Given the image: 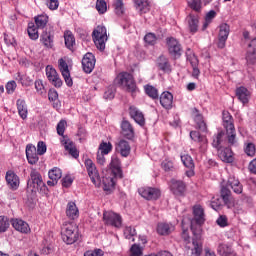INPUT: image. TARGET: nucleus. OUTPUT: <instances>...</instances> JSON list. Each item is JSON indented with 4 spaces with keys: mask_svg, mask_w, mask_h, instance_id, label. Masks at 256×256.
I'll return each mask as SVG.
<instances>
[{
    "mask_svg": "<svg viewBox=\"0 0 256 256\" xmlns=\"http://www.w3.org/2000/svg\"><path fill=\"white\" fill-rule=\"evenodd\" d=\"M201 226H192V243H186L187 256H201L203 253V237L201 236Z\"/></svg>",
    "mask_w": 256,
    "mask_h": 256,
    "instance_id": "1",
    "label": "nucleus"
},
{
    "mask_svg": "<svg viewBox=\"0 0 256 256\" xmlns=\"http://www.w3.org/2000/svg\"><path fill=\"white\" fill-rule=\"evenodd\" d=\"M115 85L127 93H135L137 91V82L135 77L129 72H120L114 79Z\"/></svg>",
    "mask_w": 256,
    "mask_h": 256,
    "instance_id": "2",
    "label": "nucleus"
},
{
    "mask_svg": "<svg viewBox=\"0 0 256 256\" xmlns=\"http://www.w3.org/2000/svg\"><path fill=\"white\" fill-rule=\"evenodd\" d=\"M62 240L66 245H73L79 241V229L74 222H64L61 228Z\"/></svg>",
    "mask_w": 256,
    "mask_h": 256,
    "instance_id": "3",
    "label": "nucleus"
},
{
    "mask_svg": "<svg viewBox=\"0 0 256 256\" xmlns=\"http://www.w3.org/2000/svg\"><path fill=\"white\" fill-rule=\"evenodd\" d=\"M223 127L226 130V137L228 145H235L237 143V132L235 131V124L233 123V116L229 111L222 113Z\"/></svg>",
    "mask_w": 256,
    "mask_h": 256,
    "instance_id": "4",
    "label": "nucleus"
},
{
    "mask_svg": "<svg viewBox=\"0 0 256 256\" xmlns=\"http://www.w3.org/2000/svg\"><path fill=\"white\" fill-rule=\"evenodd\" d=\"M27 191H31L32 193H36L37 191H47V185L43 182L41 173H39L35 168L31 169L30 179L27 182Z\"/></svg>",
    "mask_w": 256,
    "mask_h": 256,
    "instance_id": "5",
    "label": "nucleus"
},
{
    "mask_svg": "<svg viewBox=\"0 0 256 256\" xmlns=\"http://www.w3.org/2000/svg\"><path fill=\"white\" fill-rule=\"evenodd\" d=\"M92 39L98 51H105V43L109 39L107 36V28L103 25H99L92 32Z\"/></svg>",
    "mask_w": 256,
    "mask_h": 256,
    "instance_id": "6",
    "label": "nucleus"
},
{
    "mask_svg": "<svg viewBox=\"0 0 256 256\" xmlns=\"http://www.w3.org/2000/svg\"><path fill=\"white\" fill-rule=\"evenodd\" d=\"M88 175L96 187H99L101 185V176H99V171L97 170V166H95V163H93V160L91 159H86L84 163Z\"/></svg>",
    "mask_w": 256,
    "mask_h": 256,
    "instance_id": "7",
    "label": "nucleus"
},
{
    "mask_svg": "<svg viewBox=\"0 0 256 256\" xmlns=\"http://www.w3.org/2000/svg\"><path fill=\"white\" fill-rule=\"evenodd\" d=\"M40 43H42L46 49H53L55 45V31H53V28L43 30L40 35Z\"/></svg>",
    "mask_w": 256,
    "mask_h": 256,
    "instance_id": "8",
    "label": "nucleus"
},
{
    "mask_svg": "<svg viewBox=\"0 0 256 256\" xmlns=\"http://www.w3.org/2000/svg\"><path fill=\"white\" fill-rule=\"evenodd\" d=\"M103 219L106 225L116 227V229L121 228V226L123 225V219L121 218V215L115 212H104Z\"/></svg>",
    "mask_w": 256,
    "mask_h": 256,
    "instance_id": "9",
    "label": "nucleus"
},
{
    "mask_svg": "<svg viewBox=\"0 0 256 256\" xmlns=\"http://www.w3.org/2000/svg\"><path fill=\"white\" fill-rule=\"evenodd\" d=\"M170 191L175 195V197H185V193H187V184H185L183 180L172 179Z\"/></svg>",
    "mask_w": 256,
    "mask_h": 256,
    "instance_id": "10",
    "label": "nucleus"
},
{
    "mask_svg": "<svg viewBox=\"0 0 256 256\" xmlns=\"http://www.w3.org/2000/svg\"><path fill=\"white\" fill-rule=\"evenodd\" d=\"M229 33H231V27L227 23H222L219 26L218 34V48L225 49L227 39H229Z\"/></svg>",
    "mask_w": 256,
    "mask_h": 256,
    "instance_id": "11",
    "label": "nucleus"
},
{
    "mask_svg": "<svg viewBox=\"0 0 256 256\" xmlns=\"http://www.w3.org/2000/svg\"><path fill=\"white\" fill-rule=\"evenodd\" d=\"M58 67L64 81L68 87H73V79L71 78V72L69 71V65L65 61V59L60 58L58 60Z\"/></svg>",
    "mask_w": 256,
    "mask_h": 256,
    "instance_id": "12",
    "label": "nucleus"
},
{
    "mask_svg": "<svg viewBox=\"0 0 256 256\" xmlns=\"http://www.w3.org/2000/svg\"><path fill=\"white\" fill-rule=\"evenodd\" d=\"M139 195L143 197L144 199H147V201H153L159 199L161 195V191L156 188L151 187H142L138 189Z\"/></svg>",
    "mask_w": 256,
    "mask_h": 256,
    "instance_id": "13",
    "label": "nucleus"
},
{
    "mask_svg": "<svg viewBox=\"0 0 256 256\" xmlns=\"http://www.w3.org/2000/svg\"><path fill=\"white\" fill-rule=\"evenodd\" d=\"M167 47L169 53L172 57L178 58L181 57V53L183 52V48H181V44L174 37H169L166 39Z\"/></svg>",
    "mask_w": 256,
    "mask_h": 256,
    "instance_id": "14",
    "label": "nucleus"
},
{
    "mask_svg": "<svg viewBox=\"0 0 256 256\" xmlns=\"http://www.w3.org/2000/svg\"><path fill=\"white\" fill-rule=\"evenodd\" d=\"M46 77L54 87L59 88L63 86V80H61L57 70H55L51 65L46 67Z\"/></svg>",
    "mask_w": 256,
    "mask_h": 256,
    "instance_id": "15",
    "label": "nucleus"
},
{
    "mask_svg": "<svg viewBox=\"0 0 256 256\" xmlns=\"http://www.w3.org/2000/svg\"><path fill=\"white\" fill-rule=\"evenodd\" d=\"M193 215H194V221L196 222V225H193V221L191 222V228L192 227H200L205 223V210L201 205H195L193 207Z\"/></svg>",
    "mask_w": 256,
    "mask_h": 256,
    "instance_id": "16",
    "label": "nucleus"
},
{
    "mask_svg": "<svg viewBox=\"0 0 256 256\" xmlns=\"http://www.w3.org/2000/svg\"><path fill=\"white\" fill-rule=\"evenodd\" d=\"M95 55L93 53H86L82 59V69L85 73H93L95 69Z\"/></svg>",
    "mask_w": 256,
    "mask_h": 256,
    "instance_id": "17",
    "label": "nucleus"
},
{
    "mask_svg": "<svg viewBox=\"0 0 256 256\" xmlns=\"http://www.w3.org/2000/svg\"><path fill=\"white\" fill-rule=\"evenodd\" d=\"M116 153H119L121 157H129L131 155V144L125 139H121L115 145Z\"/></svg>",
    "mask_w": 256,
    "mask_h": 256,
    "instance_id": "18",
    "label": "nucleus"
},
{
    "mask_svg": "<svg viewBox=\"0 0 256 256\" xmlns=\"http://www.w3.org/2000/svg\"><path fill=\"white\" fill-rule=\"evenodd\" d=\"M121 134L125 139H129L130 141L135 138V129L129 120H123L121 122Z\"/></svg>",
    "mask_w": 256,
    "mask_h": 256,
    "instance_id": "19",
    "label": "nucleus"
},
{
    "mask_svg": "<svg viewBox=\"0 0 256 256\" xmlns=\"http://www.w3.org/2000/svg\"><path fill=\"white\" fill-rule=\"evenodd\" d=\"M11 223L15 231H18L19 233H23L24 235L31 233V227H29V224L24 220L16 218V219H12Z\"/></svg>",
    "mask_w": 256,
    "mask_h": 256,
    "instance_id": "20",
    "label": "nucleus"
},
{
    "mask_svg": "<svg viewBox=\"0 0 256 256\" xmlns=\"http://www.w3.org/2000/svg\"><path fill=\"white\" fill-rule=\"evenodd\" d=\"M110 169L114 175V177H119V179H123V169H121V160L119 157L113 155L110 162Z\"/></svg>",
    "mask_w": 256,
    "mask_h": 256,
    "instance_id": "21",
    "label": "nucleus"
},
{
    "mask_svg": "<svg viewBox=\"0 0 256 256\" xmlns=\"http://www.w3.org/2000/svg\"><path fill=\"white\" fill-rule=\"evenodd\" d=\"M61 143L66 151H68L69 155L74 157V159H77L79 157V150L74 146L73 141L69 139L67 136H63V139H61Z\"/></svg>",
    "mask_w": 256,
    "mask_h": 256,
    "instance_id": "22",
    "label": "nucleus"
},
{
    "mask_svg": "<svg viewBox=\"0 0 256 256\" xmlns=\"http://www.w3.org/2000/svg\"><path fill=\"white\" fill-rule=\"evenodd\" d=\"M129 115L131 119L135 121L138 125L143 127L145 125V115H143V112L141 110L137 109L135 106L129 107Z\"/></svg>",
    "mask_w": 256,
    "mask_h": 256,
    "instance_id": "23",
    "label": "nucleus"
},
{
    "mask_svg": "<svg viewBox=\"0 0 256 256\" xmlns=\"http://www.w3.org/2000/svg\"><path fill=\"white\" fill-rule=\"evenodd\" d=\"M26 157L30 165H37L39 162V154L37 153V148L31 144L26 146Z\"/></svg>",
    "mask_w": 256,
    "mask_h": 256,
    "instance_id": "24",
    "label": "nucleus"
},
{
    "mask_svg": "<svg viewBox=\"0 0 256 256\" xmlns=\"http://www.w3.org/2000/svg\"><path fill=\"white\" fill-rule=\"evenodd\" d=\"M246 61L248 65H255L256 63V38L252 39L248 45Z\"/></svg>",
    "mask_w": 256,
    "mask_h": 256,
    "instance_id": "25",
    "label": "nucleus"
},
{
    "mask_svg": "<svg viewBox=\"0 0 256 256\" xmlns=\"http://www.w3.org/2000/svg\"><path fill=\"white\" fill-rule=\"evenodd\" d=\"M61 176V169L54 167L48 172V177L50 180L47 181V185H49V187H54V185H57V181L61 179Z\"/></svg>",
    "mask_w": 256,
    "mask_h": 256,
    "instance_id": "26",
    "label": "nucleus"
},
{
    "mask_svg": "<svg viewBox=\"0 0 256 256\" xmlns=\"http://www.w3.org/2000/svg\"><path fill=\"white\" fill-rule=\"evenodd\" d=\"M218 157L223 161L224 163H233V151L231 148H219L218 149Z\"/></svg>",
    "mask_w": 256,
    "mask_h": 256,
    "instance_id": "27",
    "label": "nucleus"
},
{
    "mask_svg": "<svg viewBox=\"0 0 256 256\" xmlns=\"http://www.w3.org/2000/svg\"><path fill=\"white\" fill-rule=\"evenodd\" d=\"M236 97L245 105V103H249V99H251V92L247 88L241 86L236 89Z\"/></svg>",
    "mask_w": 256,
    "mask_h": 256,
    "instance_id": "28",
    "label": "nucleus"
},
{
    "mask_svg": "<svg viewBox=\"0 0 256 256\" xmlns=\"http://www.w3.org/2000/svg\"><path fill=\"white\" fill-rule=\"evenodd\" d=\"M66 215L68 219H71L72 221L79 218V208H77V204H75V202H69L67 204Z\"/></svg>",
    "mask_w": 256,
    "mask_h": 256,
    "instance_id": "29",
    "label": "nucleus"
},
{
    "mask_svg": "<svg viewBox=\"0 0 256 256\" xmlns=\"http://www.w3.org/2000/svg\"><path fill=\"white\" fill-rule=\"evenodd\" d=\"M135 8L141 15L143 13H149L151 5H149V0H133Z\"/></svg>",
    "mask_w": 256,
    "mask_h": 256,
    "instance_id": "30",
    "label": "nucleus"
},
{
    "mask_svg": "<svg viewBox=\"0 0 256 256\" xmlns=\"http://www.w3.org/2000/svg\"><path fill=\"white\" fill-rule=\"evenodd\" d=\"M6 182L14 191L19 188V177L15 173H6Z\"/></svg>",
    "mask_w": 256,
    "mask_h": 256,
    "instance_id": "31",
    "label": "nucleus"
},
{
    "mask_svg": "<svg viewBox=\"0 0 256 256\" xmlns=\"http://www.w3.org/2000/svg\"><path fill=\"white\" fill-rule=\"evenodd\" d=\"M194 112L196 113L194 117V121L197 125V128L203 133H207V124L203 119V115L199 114V110H197L196 108H194Z\"/></svg>",
    "mask_w": 256,
    "mask_h": 256,
    "instance_id": "32",
    "label": "nucleus"
},
{
    "mask_svg": "<svg viewBox=\"0 0 256 256\" xmlns=\"http://www.w3.org/2000/svg\"><path fill=\"white\" fill-rule=\"evenodd\" d=\"M161 99V105L164 107V109H171V107H173V94H171V92H163Z\"/></svg>",
    "mask_w": 256,
    "mask_h": 256,
    "instance_id": "33",
    "label": "nucleus"
},
{
    "mask_svg": "<svg viewBox=\"0 0 256 256\" xmlns=\"http://www.w3.org/2000/svg\"><path fill=\"white\" fill-rule=\"evenodd\" d=\"M227 186L231 187V189L237 195H241V193H243V185L241 184V182H239V180H237L235 178H229Z\"/></svg>",
    "mask_w": 256,
    "mask_h": 256,
    "instance_id": "34",
    "label": "nucleus"
},
{
    "mask_svg": "<svg viewBox=\"0 0 256 256\" xmlns=\"http://www.w3.org/2000/svg\"><path fill=\"white\" fill-rule=\"evenodd\" d=\"M34 19L36 27L38 29H45V27H47V24L49 23V16H47V14L38 15Z\"/></svg>",
    "mask_w": 256,
    "mask_h": 256,
    "instance_id": "35",
    "label": "nucleus"
},
{
    "mask_svg": "<svg viewBox=\"0 0 256 256\" xmlns=\"http://www.w3.org/2000/svg\"><path fill=\"white\" fill-rule=\"evenodd\" d=\"M217 251L220 256H235V251L227 244H219Z\"/></svg>",
    "mask_w": 256,
    "mask_h": 256,
    "instance_id": "36",
    "label": "nucleus"
},
{
    "mask_svg": "<svg viewBox=\"0 0 256 256\" xmlns=\"http://www.w3.org/2000/svg\"><path fill=\"white\" fill-rule=\"evenodd\" d=\"M188 25L191 33H197V30L199 29V17L190 14L188 16Z\"/></svg>",
    "mask_w": 256,
    "mask_h": 256,
    "instance_id": "37",
    "label": "nucleus"
},
{
    "mask_svg": "<svg viewBox=\"0 0 256 256\" xmlns=\"http://www.w3.org/2000/svg\"><path fill=\"white\" fill-rule=\"evenodd\" d=\"M16 105H17L18 113L21 119H24V120L27 119L28 111H27V104L25 103V100L18 99L16 102Z\"/></svg>",
    "mask_w": 256,
    "mask_h": 256,
    "instance_id": "38",
    "label": "nucleus"
},
{
    "mask_svg": "<svg viewBox=\"0 0 256 256\" xmlns=\"http://www.w3.org/2000/svg\"><path fill=\"white\" fill-rule=\"evenodd\" d=\"M161 71L163 75H171V73L173 72V65H171V61H169V58L161 59Z\"/></svg>",
    "mask_w": 256,
    "mask_h": 256,
    "instance_id": "39",
    "label": "nucleus"
},
{
    "mask_svg": "<svg viewBox=\"0 0 256 256\" xmlns=\"http://www.w3.org/2000/svg\"><path fill=\"white\" fill-rule=\"evenodd\" d=\"M215 17H217V12H215V10H210L206 14L205 21L202 26V31H205V29H207V27H209V25H211V23H213V20L215 19Z\"/></svg>",
    "mask_w": 256,
    "mask_h": 256,
    "instance_id": "40",
    "label": "nucleus"
},
{
    "mask_svg": "<svg viewBox=\"0 0 256 256\" xmlns=\"http://www.w3.org/2000/svg\"><path fill=\"white\" fill-rule=\"evenodd\" d=\"M99 153L109 155L113 151V144L111 142L102 141L98 147Z\"/></svg>",
    "mask_w": 256,
    "mask_h": 256,
    "instance_id": "41",
    "label": "nucleus"
},
{
    "mask_svg": "<svg viewBox=\"0 0 256 256\" xmlns=\"http://www.w3.org/2000/svg\"><path fill=\"white\" fill-rule=\"evenodd\" d=\"M223 137H225V132L220 131L213 137L212 146L215 149H221V145L223 143Z\"/></svg>",
    "mask_w": 256,
    "mask_h": 256,
    "instance_id": "42",
    "label": "nucleus"
},
{
    "mask_svg": "<svg viewBox=\"0 0 256 256\" xmlns=\"http://www.w3.org/2000/svg\"><path fill=\"white\" fill-rule=\"evenodd\" d=\"M181 161L183 165L187 167V169H195V162L189 154L181 155Z\"/></svg>",
    "mask_w": 256,
    "mask_h": 256,
    "instance_id": "43",
    "label": "nucleus"
},
{
    "mask_svg": "<svg viewBox=\"0 0 256 256\" xmlns=\"http://www.w3.org/2000/svg\"><path fill=\"white\" fill-rule=\"evenodd\" d=\"M64 41L67 49H73V45H75V36H73L71 31H67L64 34Z\"/></svg>",
    "mask_w": 256,
    "mask_h": 256,
    "instance_id": "44",
    "label": "nucleus"
},
{
    "mask_svg": "<svg viewBox=\"0 0 256 256\" xmlns=\"http://www.w3.org/2000/svg\"><path fill=\"white\" fill-rule=\"evenodd\" d=\"M28 35L32 41L39 39V30L35 24L31 23L28 25Z\"/></svg>",
    "mask_w": 256,
    "mask_h": 256,
    "instance_id": "45",
    "label": "nucleus"
},
{
    "mask_svg": "<svg viewBox=\"0 0 256 256\" xmlns=\"http://www.w3.org/2000/svg\"><path fill=\"white\" fill-rule=\"evenodd\" d=\"M221 198L223 199V202L225 203V205H229V203H231V190H229V188H227V186H223L221 188Z\"/></svg>",
    "mask_w": 256,
    "mask_h": 256,
    "instance_id": "46",
    "label": "nucleus"
},
{
    "mask_svg": "<svg viewBox=\"0 0 256 256\" xmlns=\"http://www.w3.org/2000/svg\"><path fill=\"white\" fill-rule=\"evenodd\" d=\"M175 231V226L171 223H162L161 225V235L167 236L171 235Z\"/></svg>",
    "mask_w": 256,
    "mask_h": 256,
    "instance_id": "47",
    "label": "nucleus"
},
{
    "mask_svg": "<svg viewBox=\"0 0 256 256\" xmlns=\"http://www.w3.org/2000/svg\"><path fill=\"white\" fill-rule=\"evenodd\" d=\"M144 91L148 97H151V99H157L159 97V92L152 85L144 86Z\"/></svg>",
    "mask_w": 256,
    "mask_h": 256,
    "instance_id": "48",
    "label": "nucleus"
},
{
    "mask_svg": "<svg viewBox=\"0 0 256 256\" xmlns=\"http://www.w3.org/2000/svg\"><path fill=\"white\" fill-rule=\"evenodd\" d=\"M190 137L193 141H196L197 143H202L203 145H205L207 143V138L205 136H202L197 131H191Z\"/></svg>",
    "mask_w": 256,
    "mask_h": 256,
    "instance_id": "49",
    "label": "nucleus"
},
{
    "mask_svg": "<svg viewBox=\"0 0 256 256\" xmlns=\"http://www.w3.org/2000/svg\"><path fill=\"white\" fill-rule=\"evenodd\" d=\"M10 225L11 222L9 221V217L5 215L0 216V233H5Z\"/></svg>",
    "mask_w": 256,
    "mask_h": 256,
    "instance_id": "50",
    "label": "nucleus"
},
{
    "mask_svg": "<svg viewBox=\"0 0 256 256\" xmlns=\"http://www.w3.org/2000/svg\"><path fill=\"white\" fill-rule=\"evenodd\" d=\"M114 11L116 15L121 16L125 13V8L123 6V0H116L113 4Z\"/></svg>",
    "mask_w": 256,
    "mask_h": 256,
    "instance_id": "51",
    "label": "nucleus"
},
{
    "mask_svg": "<svg viewBox=\"0 0 256 256\" xmlns=\"http://www.w3.org/2000/svg\"><path fill=\"white\" fill-rule=\"evenodd\" d=\"M96 10L100 15L107 13V2H105V0H97Z\"/></svg>",
    "mask_w": 256,
    "mask_h": 256,
    "instance_id": "52",
    "label": "nucleus"
},
{
    "mask_svg": "<svg viewBox=\"0 0 256 256\" xmlns=\"http://www.w3.org/2000/svg\"><path fill=\"white\" fill-rule=\"evenodd\" d=\"M135 235H137V230L131 226H127L124 229V237L125 239H132V241H135V238H133Z\"/></svg>",
    "mask_w": 256,
    "mask_h": 256,
    "instance_id": "53",
    "label": "nucleus"
},
{
    "mask_svg": "<svg viewBox=\"0 0 256 256\" xmlns=\"http://www.w3.org/2000/svg\"><path fill=\"white\" fill-rule=\"evenodd\" d=\"M67 126V121L65 120H60L57 124V127H56V131H57V134L60 135V137H65V127Z\"/></svg>",
    "mask_w": 256,
    "mask_h": 256,
    "instance_id": "54",
    "label": "nucleus"
},
{
    "mask_svg": "<svg viewBox=\"0 0 256 256\" xmlns=\"http://www.w3.org/2000/svg\"><path fill=\"white\" fill-rule=\"evenodd\" d=\"M102 182L104 185V191H111V189L115 187V181H113V178H103Z\"/></svg>",
    "mask_w": 256,
    "mask_h": 256,
    "instance_id": "55",
    "label": "nucleus"
},
{
    "mask_svg": "<svg viewBox=\"0 0 256 256\" xmlns=\"http://www.w3.org/2000/svg\"><path fill=\"white\" fill-rule=\"evenodd\" d=\"M188 5L196 13H199L201 11V0H188Z\"/></svg>",
    "mask_w": 256,
    "mask_h": 256,
    "instance_id": "56",
    "label": "nucleus"
},
{
    "mask_svg": "<svg viewBox=\"0 0 256 256\" xmlns=\"http://www.w3.org/2000/svg\"><path fill=\"white\" fill-rule=\"evenodd\" d=\"M144 41L148 45H155L157 43V36L155 35V33L150 32V33L145 35Z\"/></svg>",
    "mask_w": 256,
    "mask_h": 256,
    "instance_id": "57",
    "label": "nucleus"
},
{
    "mask_svg": "<svg viewBox=\"0 0 256 256\" xmlns=\"http://www.w3.org/2000/svg\"><path fill=\"white\" fill-rule=\"evenodd\" d=\"M103 255H105V252L100 248H96L94 250H88L84 253V256H103Z\"/></svg>",
    "mask_w": 256,
    "mask_h": 256,
    "instance_id": "58",
    "label": "nucleus"
},
{
    "mask_svg": "<svg viewBox=\"0 0 256 256\" xmlns=\"http://www.w3.org/2000/svg\"><path fill=\"white\" fill-rule=\"evenodd\" d=\"M15 89H17V82H15L14 80L9 81L6 84V91H7L8 95L15 93Z\"/></svg>",
    "mask_w": 256,
    "mask_h": 256,
    "instance_id": "59",
    "label": "nucleus"
},
{
    "mask_svg": "<svg viewBox=\"0 0 256 256\" xmlns=\"http://www.w3.org/2000/svg\"><path fill=\"white\" fill-rule=\"evenodd\" d=\"M37 153L38 155H45L47 153V144L43 141H39L37 144Z\"/></svg>",
    "mask_w": 256,
    "mask_h": 256,
    "instance_id": "60",
    "label": "nucleus"
},
{
    "mask_svg": "<svg viewBox=\"0 0 256 256\" xmlns=\"http://www.w3.org/2000/svg\"><path fill=\"white\" fill-rule=\"evenodd\" d=\"M187 61H189L191 67H199V58H197L195 54L188 55Z\"/></svg>",
    "mask_w": 256,
    "mask_h": 256,
    "instance_id": "61",
    "label": "nucleus"
},
{
    "mask_svg": "<svg viewBox=\"0 0 256 256\" xmlns=\"http://www.w3.org/2000/svg\"><path fill=\"white\" fill-rule=\"evenodd\" d=\"M104 99H115V88L109 87L107 90L104 92Z\"/></svg>",
    "mask_w": 256,
    "mask_h": 256,
    "instance_id": "62",
    "label": "nucleus"
},
{
    "mask_svg": "<svg viewBox=\"0 0 256 256\" xmlns=\"http://www.w3.org/2000/svg\"><path fill=\"white\" fill-rule=\"evenodd\" d=\"M245 153L249 157H254L255 156V144L248 143L246 148H245Z\"/></svg>",
    "mask_w": 256,
    "mask_h": 256,
    "instance_id": "63",
    "label": "nucleus"
},
{
    "mask_svg": "<svg viewBox=\"0 0 256 256\" xmlns=\"http://www.w3.org/2000/svg\"><path fill=\"white\" fill-rule=\"evenodd\" d=\"M216 223L219 225V227H227V225H229L227 216L225 215L219 216V218L216 220Z\"/></svg>",
    "mask_w": 256,
    "mask_h": 256,
    "instance_id": "64",
    "label": "nucleus"
}]
</instances>
